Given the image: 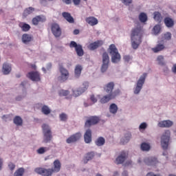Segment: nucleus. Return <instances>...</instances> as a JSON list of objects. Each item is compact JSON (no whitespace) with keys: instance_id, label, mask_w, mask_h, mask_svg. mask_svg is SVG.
Masks as SVG:
<instances>
[{"instance_id":"nucleus-1","label":"nucleus","mask_w":176,"mask_h":176,"mask_svg":"<svg viewBox=\"0 0 176 176\" xmlns=\"http://www.w3.org/2000/svg\"><path fill=\"white\" fill-rule=\"evenodd\" d=\"M54 166L52 168L46 169L45 168H36L34 169L35 173L36 174H39L40 175L43 176H52V174L59 173L61 170V162L60 160H56L53 162Z\"/></svg>"},{"instance_id":"nucleus-40","label":"nucleus","mask_w":176,"mask_h":176,"mask_svg":"<svg viewBox=\"0 0 176 176\" xmlns=\"http://www.w3.org/2000/svg\"><path fill=\"white\" fill-rule=\"evenodd\" d=\"M41 111L43 112V113L44 115H49L50 113V112H52V111L50 110V109L49 108V107H47V105H44L42 108H41Z\"/></svg>"},{"instance_id":"nucleus-33","label":"nucleus","mask_w":176,"mask_h":176,"mask_svg":"<svg viewBox=\"0 0 176 176\" xmlns=\"http://www.w3.org/2000/svg\"><path fill=\"white\" fill-rule=\"evenodd\" d=\"M14 123L16 126H23V119L21 117L16 116L14 118Z\"/></svg>"},{"instance_id":"nucleus-50","label":"nucleus","mask_w":176,"mask_h":176,"mask_svg":"<svg viewBox=\"0 0 176 176\" xmlns=\"http://www.w3.org/2000/svg\"><path fill=\"white\" fill-rule=\"evenodd\" d=\"M146 124L145 122H143L140 125L139 129L140 130H145V129H146Z\"/></svg>"},{"instance_id":"nucleus-3","label":"nucleus","mask_w":176,"mask_h":176,"mask_svg":"<svg viewBox=\"0 0 176 176\" xmlns=\"http://www.w3.org/2000/svg\"><path fill=\"white\" fill-rule=\"evenodd\" d=\"M106 91L108 93L107 96H103L100 98V103L101 104H107V102H109L111 100L115 98L116 96H119L120 91L119 89H107Z\"/></svg>"},{"instance_id":"nucleus-22","label":"nucleus","mask_w":176,"mask_h":176,"mask_svg":"<svg viewBox=\"0 0 176 176\" xmlns=\"http://www.w3.org/2000/svg\"><path fill=\"white\" fill-rule=\"evenodd\" d=\"M146 73L142 74L140 79L138 80L136 89H142L144 83H145V79H146Z\"/></svg>"},{"instance_id":"nucleus-63","label":"nucleus","mask_w":176,"mask_h":176,"mask_svg":"<svg viewBox=\"0 0 176 176\" xmlns=\"http://www.w3.org/2000/svg\"><path fill=\"white\" fill-rule=\"evenodd\" d=\"M20 76H21L20 74L16 75V78H20Z\"/></svg>"},{"instance_id":"nucleus-31","label":"nucleus","mask_w":176,"mask_h":176,"mask_svg":"<svg viewBox=\"0 0 176 176\" xmlns=\"http://www.w3.org/2000/svg\"><path fill=\"white\" fill-rule=\"evenodd\" d=\"M35 12V8L32 7H29L26 8L23 13V17H27V16H29V14H32V13H34Z\"/></svg>"},{"instance_id":"nucleus-28","label":"nucleus","mask_w":176,"mask_h":176,"mask_svg":"<svg viewBox=\"0 0 176 176\" xmlns=\"http://www.w3.org/2000/svg\"><path fill=\"white\" fill-rule=\"evenodd\" d=\"M19 27L21 28L23 32H28L29 30H31V26L28 23H25L24 22L19 23Z\"/></svg>"},{"instance_id":"nucleus-35","label":"nucleus","mask_w":176,"mask_h":176,"mask_svg":"<svg viewBox=\"0 0 176 176\" xmlns=\"http://www.w3.org/2000/svg\"><path fill=\"white\" fill-rule=\"evenodd\" d=\"M85 93V89H73V96L78 97L80 94Z\"/></svg>"},{"instance_id":"nucleus-7","label":"nucleus","mask_w":176,"mask_h":176,"mask_svg":"<svg viewBox=\"0 0 176 176\" xmlns=\"http://www.w3.org/2000/svg\"><path fill=\"white\" fill-rule=\"evenodd\" d=\"M102 64L101 67V72H106L107 69L109 67V55L107 52H104L102 55Z\"/></svg>"},{"instance_id":"nucleus-34","label":"nucleus","mask_w":176,"mask_h":176,"mask_svg":"<svg viewBox=\"0 0 176 176\" xmlns=\"http://www.w3.org/2000/svg\"><path fill=\"white\" fill-rule=\"evenodd\" d=\"M97 146H102L105 144V139L103 137H99L95 142Z\"/></svg>"},{"instance_id":"nucleus-46","label":"nucleus","mask_w":176,"mask_h":176,"mask_svg":"<svg viewBox=\"0 0 176 176\" xmlns=\"http://www.w3.org/2000/svg\"><path fill=\"white\" fill-rule=\"evenodd\" d=\"M59 118L62 122H65V121H67V119H68L67 114H65L64 113L60 114Z\"/></svg>"},{"instance_id":"nucleus-44","label":"nucleus","mask_w":176,"mask_h":176,"mask_svg":"<svg viewBox=\"0 0 176 176\" xmlns=\"http://www.w3.org/2000/svg\"><path fill=\"white\" fill-rule=\"evenodd\" d=\"M160 30H161V28H160V25H155L153 28V32H154L155 35H157V34H159L160 32Z\"/></svg>"},{"instance_id":"nucleus-57","label":"nucleus","mask_w":176,"mask_h":176,"mask_svg":"<svg viewBox=\"0 0 176 176\" xmlns=\"http://www.w3.org/2000/svg\"><path fill=\"white\" fill-rule=\"evenodd\" d=\"M172 71L174 74H176V64L173 65V67H172Z\"/></svg>"},{"instance_id":"nucleus-49","label":"nucleus","mask_w":176,"mask_h":176,"mask_svg":"<svg viewBox=\"0 0 176 176\" xmlns=\"http://www.w3.org/2000/svg\"><path fill=\"white\" fill-rule=\"evenodd\" d=\"M106 87L107 89H113V87H115V83L113 82H110L107 85Z\"/></svg>"},{"instance_id":"nucleus-19","label":"nucleus","mask_w":176,"mask_h":176,"mask_svg":"<svg viewBox=\"0 0 176 176\" xmlns=\"http://www.w3.org/2000/svg\"><path fill=\"white\" fill-rule=\"evenodd\" d=\"M45 21H46V18L41 15L35 16L32 20L33 25H38L39 23H45Z\"/></svg>"},{"instance_id":"nucleus-52","label":"nucleus","mask_w":176,"mask_h":176,"mask_svg":"<svg viewBox=\"0 0 176 176\" xmlns=\"http://www.w3.org/2000/svg\"><path fill=\"white\" fill-rule=\"evenodd\" d=\"M124 60L126 63H129V61H130V60H131V58L130 57V56L126 55V56H124Z\"/></svg>"},{"instance_id":"nucleus-23","label":"nucleus","mask_w":176,"mask_h":176,"mask_svg":"<svg viewBox=\"0 0 176 176\" xmlns=\"http://www.w3.org/2000/svg\"><path fill=\"white\" fill-rule=\"evenodd\" d=\"M164 23L167 28H173V26L175 24L174 19H171L170 16L165 17Z\"/></svg>"},{"instance_id":"nucleus-47","label":"nucleus","mask_w":176,"mask_h":176,"mask_svg":"<svg viewBox=\"0 0 176 176\" xmlns=\"http://www.w3.org/2000/svg\"><path fill=\"white\" fill-rule=\"evenodd\" d=\"M164 38L166 41H170L171 40V33L170 32H166L164 34Z\"/></svg>"},{"instance_id":"nucleus-14","label":"nucleus","mask_w":176,"mask_h":176,"mask_svg":"<svg viewBox=\"0 0 176 176\" xmlns=\"http://www.w3.org/2000/svg\"><path fill=\"white\" fill-rule=\"evenodd\" d=\"M81 137H82V133L78 132V133H76L72 135L69 138H68L67 139L66 142L67 144H72V142H76V141H79V140H80Z\"/></svg>"},{"instance_id":"nucleus-29","label":"nucleus","mask_w":176,"mask_h":176,"mask_svg":"<svg viewBox=\"0 0 176 176\" xmlns=\"http://www.w3.org/2000/svg\"><path fill=\"white\" fill-rule=\"evenodd\" d=\"M82 69L83 67L80 65H77L74 69V74L76 78H79L80 76V74H82Z\"/></svg>"},{"instance_id":"nucleus-16","label":"nucleus","mask_w":176,"mask_h":176,"mask_svg":"<svg viewBox=\"0 0 176 176\" xmlns=\"http://www.w3.org/2000/svg\"><path fill=\"white\" fill-rule=\"evenodd\" d=\"M1 71L3 75H9L12 72V65L8 63H4Z\"/></svg>"},{"instance_id":"nucleus-51","label":"nucleus","mask_w":176,"mask_h":176,"mask_svg":"<svg viewBox=\"0 0 176 176\" xmlns=\"http://www.w3.org/2000/svg\"><path fill=\"white\" fill-rule=\"evenodd\" d=\"M122 2L124 5L129 6L133 2V0H122Z\"/></svg>"},{"instance_id":"nucleus-11","label":"nucleus","mask_w":176,"mask_h":176,"mask_svg":"<svg viewBox=\"0 0 176 176\" xmlns=\"http://www.w3.org/2000/svg\"><path fill=\"white\" fill-rule=\"evenodd\" d=\"M59 71L60 72V81L65 82V80H68V78H69V72L67 69L64 68L63 66H60Z\"/></svg>"},{"instance_id":"nucleus-48","label":"nucleus","mask_w":176,"mask_h":176,"mask_svg":"<svg viewBox=\"0 0 176 176\" xmlns=\"http://www.w3.org/2000/svg\"><path fill=\"white\" fill-rule=\"evenodd\" d=\"M8 167L11 171H13V170H14V168H16V165L14 164H13V162H10L8 164Z\"/></svg>"},{"instance_id":"nucleus-42","label":"nucleus","mask_w":176,"mask_h":176,"mask_svg":"<svg viewBox=\"0 0 176 176\" xmlns=\"http://www.w3.org/2000/svg\"><path fill=\"white\" fill-rule=\"evenodd\" d=\"M157 60L158 61L159 65H166V63H164V57H163V56H159L157 58Z\"/></svg>"},{"instance_id":"nucleus-64","label":"nucleus","mask_w":176,"mask_h":176,"mask_svg":"<svg viewBox=\"0 0 176 176\" xmlns=\"http://www.w3.org/2000/svg\"><path fill=\"white\" fill-rule=\"evenodd\" d=\"M43 71H46V69H45V67H43Z\"/></svg>"},{"instance_id":"nucleus-45","label":"nucleus","mask_w":176,"mask_h":176,"mask_svg":"<svg viewBox=\"0 0 176 176\" xmlns=\"http://www.w3.org/2000/svg\"><path fill=\"white\" fill-rule=\"evenodd\" d=\"M47 151V148L41 147L37 150V153H38V155H43V153H45V152H46Z\"/></svg>"},{"instance_id":"nucleus-15","label":"nucleus","mask_w":176,"mask_h":176,"mask_svg":"<svg viewBox=\"0 0 176 176\" xmlns=\"http://www.w3.org/2000/svg\"><path fill=\"white\" fill-rule=\"evenodd\" d=\"M104 45V41L102 40H98L92 43H90L88 45V49L89 50H96V49H98V47H100V46H102Z\"/></svg>"},{"instance_id":"nucleus-30","label":"nucleus","mask_w":176,"mask_h":176,"mask_svg":"<svg viewBox=\"0 0 176 176\" xmlns=\"http://www.w3.org/2000/svg\"><path fill=\"white\" fill-rule=\"evenodd\" d=\"M153 19L157 23H162L163 20V16H162V14L159 12H155L153 13Z\"/></svg>"},{"instance_id":"nucleus-53","label":"nucleus","mask_w":176,"mask_h":176,"mask_svg":"<svg viewBox=\"0 0 176 176\" xmlns=\"http://www.w3.org/2000/svg\"><path fill=\"white\" fill-rule=\"evenodd\" d=\"M90 99H91V101L94 102V104L97 101V98H96V97L94 95L91 96Z\"/></svg>"},{"instance_id":"nucleus-5","label":"nucleus","mask_w":176,"mask_h":176,"mask_svg":"<svg viewBox=\"0 0 176 176\" xmlns=\"http://www.w3.org/2000/svg\"><path fill=\"white\" fill-rule=\"evenodd\" d=\"M42 130L43 133V142L47 144V142H50L53 139V135L52 133V129L50 126L46 124H43L42 125Z\"/></svg>"},{"instance_id":"nucleus-55","label":"nucleus","mask_w":176,"mask_h":176,"mask_svg":"<svg viewBox=\"0 0 176 176\" xmlns=\"http://www.w3.org/2000/svg\"><path fill=\"white\" fill-rule=\"evenodd\" d=\"M146 176H160V175H155L153 173H148Z\"/></svg>"},{"instance_id":"nucleus-54","label":"nucleus","mask_w":176,"mask_h":176,"mask_svg":"<svg viewBox=\"0 0 176 176\" xmlns=\"http://www.w3.org/2000/svg\"><path fill=\"white\" fill-rule=\"evenodd\" d=\"M83 89H87L89 87V82H85L82 84Z\"/></svg>"},{"instance_id":"nucleus-17","label":"nucleus","mask_w":176,"mask_h":176,"mask_svg":"<svg viewBox=\"0 0 176 176\" xmlns=\"http://www.w3.org/2000/svg\"><path fill=\"white\" fill-rule=\"evenodd\" d=\"M164 49H166V45H164V43H163V41H158L156 46L152 48V51L154 53H159V52H162V50H164Z\"/></svg>"},{"instance_id":"nucleus-21","label":"nucleus","mask_w":176,"mask_h":176,"mask_svg":"<svg viewBox=\"0 0 176 176\" xmlns=\"http://www.w3.org/2000/svg\"><path fill=\"white\" fill-rule=\"evenodd\" d=\"M86 23L92 27L98 24V19L94 16H89L85 19Z\"/></svg>"},{"instance_id":"nucleus-36","label":"nucleus","mask_w":176,"mask_h":176,"mask_svg":"<svg viewBox=\"0 0 176 176\" xmlns=\"http://www.w3.org/2000/svg\"><path fill=\"white\" fill-rule=\"evenodd\" d=\"M139 20L141 23H146L148 21V16L144 12H141L139 15Z\"/></svg>"},{"instance_id":"nucleus-9","label":"nucleus","mask_w":176,"mask_h":176,"mask_svg":"<svg viewBox=\"0 0 176 176\" xmlns=\"http://www.w3.org/2000/svg\"><path fill=\"white\" fill-rule=\"evenodd\" d=\"M51 31L55 38H60L61 36V28L57 23H52L51 25Z\"/></svg>"},{"instance_id":"nucleus-4","label":"nucleus","mask_w":176,"mask_h":176,"mask_svg":"<svg viewBox=\"0 0 176 176\" xmlns=\"http://www.w3.org/2000/svg\"><path fill=\"white\" fill-rule=\"evenodd\" d=\"M108 52L111 56L112 63L116 64L120 61V54H119V51H118V48H116V45H115V44H111L109 45Z\"/></svg>"},{"instance_id":"nucleus-25","label":"nucleus","mask_w":176,"mask_h":176,"mask_svg":"<svg viewBox=\"0 0 176 176\" xmlns=\"http://www.w3.org/2000/svg\"><path fill=\"white\" fill-rule=\"evenodd\" d=\"M173 121H170V120H164V121H161L158 123L159 127H162V128L171 127V126H173Z\"/></svg>"},{"instance_id":"nucleus-39","label":"nucleus","mask_w":176,"mask_h":176,"mask_svg":"<svg viewBox=\"0 0 176 176\" xmlns=\"http://www.w3.org/2000/svg\"><path fill=\"white\" fill-rule=\"evenodd\" d=\"M24 168H19L15 171L14 176H23L24 175Z\"/></svg>"},{"instance_id":"nucleus-61","label":"nucleus","mask_w":176,"mask_h":176,"mask_svg":"<svg viewBox=\"0 0 176 176\" xmlns=\"http://www.w3.org/2000/svg\"><path fill=\"white\" fill-rule=\"evenodd\" d=\"M122 176H128L127 171L124 170V171L122 173Z\"/></svg>"},{"instance_id":"nucleus-8","label":"nucleus","mask_w":176,"mask_h":176,"mask_svg":"<svg viewBox=\"0 0 176 176\" xmlns=\"http://www.w3.org/2000/svg\"><path fill=\"white\" fill-rule=\"evenodd\" d=\"M69 47L71 49L74 48L75 49L77 55L79 57H82L85 54V52L83 51V47H82L81 45L76 43L75 41H71L69 43Z\"/></svg>"},{"instance_id":"nucleus-56","label":"nucleus","mask_w":176,"mask_h":176,"mask_svg":"<svg viewBox=\"0 0 176 176\" xmlns=\"http://www.w3.org/2000/svg\"><path fill=\"white\" fill-rule=\"evenodd\" d=\"M3 164V160H2V158H0V170H2Z\"/></svg>"},{"instance_id":"nucleus-18","label":"nucleus","mask_w":176,"mask_h":176,"mask_svg":"<svg viewBox=\"0 0 176 176\" xmlns=\"http://www.w3.org/2000/svg\"><path fill=\"white\" fill-rule=\"evenodd\" d=\"M144 163L145 164H147V166H155L159 163V161H157V158L155 157H151L145 158Z\"/></svg>"},{"instance_id":"nucleus-60","label":"nucleus","mask_w":176,"mask_h":176,"mask_svg":"<svg viewBox=\"0 0 176 176\" xmlns=\"http://www.w3.org/2000/svg\"><path fill=\"white\" fill-rule=\"evenodd\" d=\"M25 85H27V82L23 81L21 83V85L23 86V87H24V86H25Z\"/></svg>"},{"instance_id":"nucleus-12","label":"nucleus","mask_w":176,"mask_h":176,"mask_svg":"<svg viewBox=\"0 0 176 176\" xmlns=\"http://www.w3.org/2000/svg\"><path fill=\"white\" fill-rule=\"evenodd\" d=\"M98 122H100V118L98 117L91 116L85 122V126L89 128L91 126H94V124H97Z\"/></svg>"},{"instance_id":"nucleus-10","label":"nucleus","mask_w":176,"mask_h":176,"mask_svg":"<svg viewBox=\"0 0 176 176\" xmlns=\"http://www.w3.org/2000/svg\"><path fill=\"white\" fill-rule=\"evenodd\" d=\"M27 78L32 82H41V74L38 72H30L28 73Z\"/></svg>"},{"instance_id":"nucleus-20","label":"nucleus","mask_w":176,"mask_h":176,"mask_svg":"<svg viewBox=\"0 0 176 176\" xmlns=\"http://www.w3.org/2000/svg\"><path fill=\"white\" fill-rule=\"evenodd\" d=\"M63 17L67 21V23H69L70 24H74L75 23V19H74V17H72V15H71V13L63 12L62 13Z\"/></svg>"},{"instance_id":"nucleus-27","label":"nucleus","mask_w":176,"mask_h":176,"mask_svg":"<svg viewBox=\"0 0 176 176\" xmlns=\"http://www.w3.org/2000/svg\"><path fill=\"white\" fill-rule=\"evenodd\" d=\"M32 39H34V38L30 34H24L22 35V42L25 43V45L30 43V42L32 41Z\"/></svg>"},{"instance_id":"nucleus-6","label":"nucleus","mask_w":176,"mask_h":176,"mask_svg":"<svg viewBox=\"0 0 176 176\" xmlns=\"http://www.w3.org/2000/svg\"><path fill=\"white\" fill-rule=\"evenodd\" d=\"M171 133L168 130L165 131L161 137V146L164 151L168 148V144L170 143V137Z\"/></svg>"},{"instance_id":"nucleus-32","label":"nucleus","mask_w":176,"mask_h":176,"mask_svg":"<svg viewBox=\"0 0 176 176\" xmlns=\"http://www.w3.org/2000/svg\"><path fill=\"white\" fill-rule=\"evenodd\" d=\"M64 3H66V5H71L72 3V1L74 3V5L76 6H78V5H80V0H62ZM87 1V0H84Z\"/></svg>"},{"instance_id":"nucleus-13","label":"nucleus","mask_w":176,"mask_h":176,"mask_svg":"<svg viewBox=\"0 0 176 176\" xmlns=\"http://www.w3.org/2000/svg\"><path fill=\"white\" fill-rule=\"evenodd\" d=\"M127 153L122 151L120 155L116 159L115 163L116 164H123L126 159H127Z\"/></svg>"},{"instance_id":"nucleus-62","label":"nucleus","mask_w":176,"mask_h":176,"mask_svg":"<svg viewBox=\"0 0 176 176\" xmlns=\"http://www.w3.org/2000/svg\"><path fill=\"white\" fill-rule=\"evenodd\" d=\"M47 69H50V68H52V63H49L48 65H47Z\"/></svg>"},{"instance_id":"nucleus-24","label":"nucleus","mask_w":176,"mask_h":176,"mask_svg":"<svg viewBox=\"0 0 176 176\" xmlns=\"http://www.w3.org/2000/svg\"><path fill=\"white\" fill-rule=\"evenodd\" d=\"M94 156H95V154L93 151L87 153L83 159L84 164H87V162L89 160H93V159L94 158Z\"/></svg>"},{"instance_id":"nucleus-43","label":"nucleus","mask_w":176,"mask_h":176,"mask_svg":"<svg viewBox=\"0 0 176 176\" xmlns=\"http://www.w3.org/2000/svg\"><path fill=\"white\" fill-rule=\"evenodd\" d=\"M69 94V91L68 90L61 89L59 91L60 97H65V96H68Z\"/></svg>"},{"instance_id":"nucleus-59","label":"nucleus","mask_w":176,"mask_h":176,"mask_svg":"<svg viewBox=\"0 0 176 176\" xmlns=\"http://www.w3.org/2000/svg\"><path fill=\"white\" fill-rule=\"evenodd\" d=\"M140 91H141V89H135V91H134V94H138V93H140Z\"/></svg>"},{"instance_id":"nucleus-26","label":"nucleus","mask_w":176,"mask_h":176,"mask_svg":"<svg viewBox=\"0 0 176 176\" xmlns=\"http://www.w3.org/2000/svg\"><path fill=\"white\" fill-rule=\"evenodd\" d=\"M84 140L86 144H90L91 142V130L87 129L84 135Z\"/></svg>"},{"instance_id":"nucleus-58","label":"nucleus","mask_w":176,"mask_h":176,"mask_svg":"<svg viewBox=\"0 0 176 176\" xmlns=\"http://www.w3.org/2000/svg\"><path fill=\"white\" fill-rule=\"evenodd\" d=\"M73 34H74V35L79 34V30H78V29L74 30Z\"/></svg>"},{"instance_id":"nucleus-41","label":"nucleus","mask_w":176,"mask_h":176,"mask_svg":"<svg viewBox=\"0 0 176 176\" xmlns=\"http://www.w3.org/2000/svg\"><path fill=\"white\" fill-rule=\"evenodd\" d=\"M140 148L142 151H148L149 149H151V146L148 143L143 142L142 143Z\"/></svg>"},{"instance_id":"nucleus-38","label":"nucleus","mask_w":176,"mask_h":176,"mask_svg":"<svg viewBox=\"0 0 176 176\" xmlns=\"http://www.w3.org/2000/svg\"><path fill=\"white\" fill-rule=\"evenodd\" d=\"M130 138H131V133H126L124 138L121 140V144H122V145L127 144V142L130 141Z\"/></svg>"},{"instance_id":"nucleus-2","label":"nucleus","mask_w":176,"mask_h":176,"mask_svg":"<svg viewBox=\"0 0 176 176\" xmlns=\"http://www.w3.org/2000/svg\"><path fill=\"white\" fill-rule=\"evenodd\" d=\"M131 39L132 41L131 45L133 49H138V46H140L141 42H142L141 28H135L131 31Z\"/></svg>"},{"instance_id":"nucleus-37","label":"nucleus","mask_w":176,"mask_h":176,"mask_svg":"<svg viewBox=\"0 0 176 176\" xmlns=\"http://www.w3.org/2000/svg\"><path fill=\"white\" fill-rule=\"evenodd\" d=\"M109 112L115 115V113L118 112V105L115 103H112L109 107Z\"/></svg>"}]
</instances>
